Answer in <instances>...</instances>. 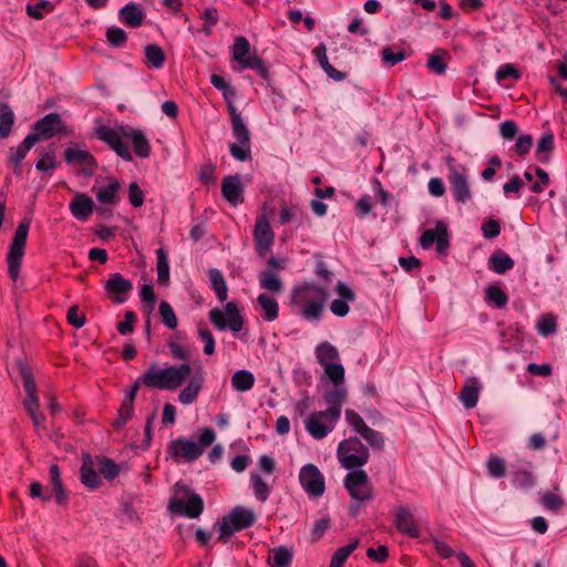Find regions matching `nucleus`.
<instances>
[{
  "label": "nucleus",
  "mask_w": 567,
  "mask_h": 567,
  "mask_svg": "<svg viewBox=\"0 0 567 567\" xmlns=\"http://www.w3.org/2000/svg\"><path fill=\"white\" fill-rule=\"evenodd\" d=\"M324 373L333 385H342L344 381V368L340 363H331L323 367Z\"/></svg>",
  "instance_id": "bf43d9fd"
},
{
  "label": "nucleus",
  "mask_w": 567,
  "mask_h": 567,
  "mask_svg": "<svg viewBox=\"0 0 567 567\" xmlns=\"http://www.w3.org/2000/svg\"><path fill=\"white\" fill-rule=\"evenodd\" d=\"M31 135H37L40 140H50L54 136L66 134L68 127L58 113H49L37 121L32 126Z\"/></svg>",
  "instance_id": "9b49d317"
},
{
  "label": "nucleus",
  "mask_w": 567,
  "mask_h": 567,
  "mask_svg": "<svg viewBox=\"0 0 567 567\" xmlns=\"http://www.w3.org/2000/svg\"><path fill=\"white\" fill-rule=\"evenodd\" d=\"M446 179L450 190L456 203L467 204L473 198L467 171L464 166L455 164L452 158L447 161Z\"/></svg>",
  "instance_id": "6e6552de"
},
{
  "label": "nucleus",
  "mask_w": 567,
  "mask_h": 567,
  "mask_svg": "<svg viewBox=\"0 0 567 567\" xmlns=\"http://www.w3.org/2000/svg\"><path fill=\"white\" fill-rule=\"evenodd\" d=\"M120 20L131 28L142 25V10L134 3H128L120 10Z\"/></svg>",
  "instance_id": "58836bf2"
},
{
  "label": "nucleus",
  "mask_w": 567,
  "mask_h": 567,
  "mask_svg": "<svg viewBox=\"0 0 567 567\" xmlns=\"http://www.w3.org/2000/svg\"><path fill=\"white\" fill-rule=\"evenodd\" d=\"M313 54L316 55L320 66L326 72V74L333 79L334 81H343L347 78V74L342 71L334 69L328 60L327 56V48L323 43H320L313 49Z\"/></svg>",
  "instance_id": "c756f323"
},
{
  "label": "nucleus",
  "mask_w": 567,
  "mask_h": 567,
  "mask_svg": "<svg viewBox=\"0 0 567 567\" xmlns=\"http://www.w3.org/2000/svg\"><path fill=\"white\" fill-rule=\"evenodd\" d=\"M250 43L245 37H238L233 45V59L243 64L250 54Z\"/></svg>",
  "instance_id": "603ef678"
},
{
  "label": "nucleus",
  "mask_w": 567,
  "mask_h": 567,
  "mask_svg": "<svg viewBox=\"0 0 567 567\" xmlns=\"http://www.w3.org/2000/svg\"><path fill=\"white\" fill-rule=\"evenodd\" d=\"M337 453L341 465L353 471L365 465L370 456L368 447L357 436L341 441Z\"/></svg>",
  "instance_id": "423d86ee"
},
{
  "label": "nucleus",
  "mask_w": 567,
  "mask_h": 567,
  "mask_svg": "<svg viewBox=\"0 0 567 567\" xmlns=\"http://www.w3.org/2000/svg\"><path fill=\"white\" fill-rule=\"evenodd\" d=\"M487 471L488 475L493 478H501L505 476L506 474V465L505 461L497 456V455H491L487 461Z\"/></svg>",
  "instance_id": "6e6d98bb"
},
{
  "label": "nucleus",
  "mask_w": 567,
  "mask_h": 567,
  "mask_svg": "<svg viewBox=\"0 0 567 567\" xmlns=\"http://www.w3.org/2000/svg\"><path fill=\"white\" fill-rule=\"evenodd\" d=\"M121 185L117 181H113L106 186L99 188L96 192V199L101 204L114 205L118 202L117 192Z\"/></svg>",
  "instance_id": "37998d69"
},
{
  "label": "nucleus",
  "mask_w": 567,
  "mask_h": 567,
  "mask_svg": "<svg viewBox=\"0 0 567 567\" xmlns=\"http://www.w3.org/2000/svg\"><path fill=\"white\" fill-rule=\"evenodd\" d=\"M157 255V281L166 286L169 281V265L167 255L162 248L156 250Z\"/></svg>",
  "instance_id": "09e8293b"
},
{
  "label": "nucleus",
  "mask_w": 567,
  "mask_h": 567,
  "mask_svg": "<svg viewBox=\"0 0 567 567\" xmlns=\"http://www.w3.org/2000/svg\"><path fill=\"white\" fill-rule=\"evenodd\" d=\"M58 167L55 153L53 151L43 152L41 157L35 163V168L39 172L52 173Z\"/></svg>",
  "instance_id": "4d7b16f0"
},
{
  "label": "nucleus",
  "mask_w": 567,
  "mask_h": 567,
  "mask_svg": "<svg viewBox=\"0 0 567 567\" xmlns=\"http://www.w3.org/2000/svg\"><path fill=\"white\" fill-rule=\"evenodd\" d=\"M395 528L411 538H419L421 533L412 512L405 506H399L394 512Z\"/></svg>",
  "instance_id": "412c9836"
},
{
  "label": "nucleus",
  "mask_w": 567,
  "mask_h": 567,
  "mask_svg": "<svg viewBox=\"0 0 567 567\" xmlns=\"http://www.w3.org/2000/svg\"><path fill=\"white\" fill-rule=\"evenodd\" d=\"M142 386V377H138L126 392L117 411V417L112 422V427L117 431L126 425L134 414V400Z\"/></svg>",
  "instance_id": "dca6fc26"
},
{
  "label": "nucleus",
  "mask_w": 567,
  "mask_h": 567,
  "mask_svg": "<svg viewBox=\"0 0 567 567\" xmlns=\"http://www.w3.org/2000/svg\"><path fill=\"white\" fill-rule=\"evenodd\" d=\"M252 236L257 255L265 258L274 245L275 233L264 215L257 218Z\"/></svg>",
  "instance_id": "2eb2a0df"
},
{
  "label": "nucleus",
  "mask_w": 567,
  "mask_h": 567,
  "mask_svg": "<svg viewBox=\"0 0 567 567\" xmlns=\"http://www.w3.org/2000/svg\"><path fill=\"white\" fill-rule=\"evenodd\" d=\"M213 324L220 331L229 329L231 332H239L244 327V319L234 301L225 306V310L214 308L208 313Z\"/></svg>",
  "instance_id": "1a4fd4ad"
},
{
  "label": "nucleus",
  "mask_w": 567,
  "mask_h": 567,
  "mask_svg": "<svg viewBox=\"0 0 567 567\" xmlns=\"http://www.w3.org/2000/svg\"><path fill=\"white\" fill-rule=\"evenodd\" d=\"M241 66L244 69L254 70L259 76L267 80L269 78L268 69L262 61L261 58H259L256 54H250L245 61L243 62Z\"/></svg>",
  "instance_id": "8fccbe9b"
},
{
  "label": "nucleus",
  "mask_w": 567,
  "mask_h": 567,
  "mask_svg": "<svg viewBox=\"0 0 567 567\" xmlns=\"http://www.w3.org/2000/svg\"><path fill=\"white\" fill-rule=\"evenodd\" d=\"M513 484L518 488L529 489L535 486L536 481L529 471L520 470L514 473Z\"/></svg>",
  "instance_id": "13d9d810"
},
{
  "label": "nucleus",
  "mask_w": 567,
  "mask_h": 567,
  "mask_svg": "<svg viewBox=\"0 0 567 567\" xmlns=\"http://www.w3.org/2000/svg\"><path fill=\"white\" fill-rule=\"evenodd\" d=\"M316 359L321 367L333 363L339 359V352L334 346L328 341L321 342L316 347Z\"/></svg>",
  "instance_id": "c9c22d12"
},
{
  "label": "nucleus",
  "mask_w": 567,
  "mask_h": 567,
  "mask_svg": "<svg viewBox=\"0 0 567 567\" xmlns=\"http://www.w3.org/2000/svg\"><path fill=\"white\" fill-rule=\"evenodd\" d=\"M50 482L55 496V502L59 505H66L69 497L61 480L60 467L58 464H52L49 468Z\"/></svg>",
  "instance_id": "7c9ffc66"
},
{
  "label": "nucleus",
  "mask_w": 567,
  "mask_h": 567,
  "mask_svg": "<svg viewBox=\"0 0 567 567\" xmlns=\"http://www.w3.org/2000/svg\"><path fill=\"white\" fill-rule=\"evenodd\" d=\"M420 245L424 249H429L434 243H436V251L440 255H445L450 246L449 230L444 221L439 220L434 228H426L420 239Z\"/></svg>",
  "instance_id": "ddd939ff"
},
{
  "label": "nucleus",
  "mask_w": 567,
  "mask_h": 567,
  "mask_svg": "<svg viewBox=\"0 0 567 567\" xmlns=\"http://www.w3.org/2000/svg\"><path fill=\"white\" fill-rule=\"evenodd\" d=\"M104 289L113 303H123L127 300V295L132 291L133 285L121 274L114 272L110 275Z\"/></svg>",
  "instance_id": "f3484780"
},
{
  "label": "nucleus",
  "mask_w": 567,
  "mask_h": 567,
  "mask_svg": "<svg viewBox=\"0 0 567 567\" xmlns=\"http://www.w3.org/2000/svg\"><path fill=\"white\" fill-rule=\"evenodd\" d=\"M30 225L31 220L28 218H23L19 223L9 247L7 255L8 276L12 281L19 278Z\"/></svg>",
  "instance_id": "20e7f679"
},
{
  "label": "nucleus",
  "mask_w": 567,
  "mask_h": 567,
  "mask_svg": "<svg viewBox=\"0 0 567 567\" xmlns=\"http://www.w3.org/2000/svg\"><path fill=\"white\" fill-rule=\"evenodd\" d=\"M347 400V390L343 385H333L332 389L324 393V401L329 408L321 411V414H329L332 416V423H337L341 416V405Z\"/></svg>",
  "instance_id": "aec40b11"
},
{
  "label": "nucleus",
  "mask_w": 567,
  "mask_h": 567,
  "mask_svg": "<svg viewBox=\"0 0 567 567\" xmlns=\"http://www.w3.org/2000/svg\"><path fill=\"white\" fill-rule=\"evenodd\" d=\"M329 298L327 288L313 284H305L292 291L291 303L305 320L318 323Z\"/></svg>",
  "instance_id": "f257e3e1"
},
{
  "label": "nucleus",
  "mask_w": 567,
  "mask_h": 567,
  "mask_svg": "<svg viewBox=\"0 0 567 567\" xmlns=\"http://www.w3.org/2000/svg\"><path fill=\"white\" fill-rule=\"evenodd\" d=\"M64 158L68 164L78 163L84 165L83 174L85 176L93 175L97 165L94 156L85 150L68 147L64 151Z\"/></svg>",
  "instance_id": "5701e85b"
},
{
  "label": "nucleus",
  "mask_w": 567,
  "mask_h": 567,
  "mask_svg": "<svg viewBox=\"0 0 567 567\" xmlns=\"http://www.w3.org/2000/svg\"><path fill=\"white\" fill-rule=\"evenodd\" d=\"M250 478L256 498L266 502L270 494L269 485L258 474L251 473Z\"/></svg>",
  "instance_id": "5fc2aeb1"
},
{
  "label": "nucleus",
  "mask_w": 567,
  "mask_h": 567,
  "mask_svg": "<svg viewBox=\"0 0 567 567\" xmlns=\"http://www.w3.org/2000/svg\"><path fill=\"white\" fill-rule=\"evenodd\" d=\"M137 320V316L135 312L133 311H126L124 313V319L120 322H117L116 324V329L117 331L122 334V336H125L127 333H131L134 331V323L136 322Z\"/></svg>",
  "instance_id": "e2e57ef3"
},
{
  "label": "nucleus",
  "mask_w": 567,
  "mask_h": 567,
  "mask_svg": "<svg viewBox=\"0 0 567 567\" xmlns=\"http://www.w3.org/2000/svg\"><path fill=\"white\" fill-rule=\"evenodd\" d=\"M485 300L486 302L495 306L496 308L502 309L503 307L506 306L508 297L501 287L489 286L486 289Z\"/></svg>",
  "instance_id": "de8ad7c7"
},
{
  "label": "nucleus",
  "mask_w": 567,
  "mask_h": 567,
  "mask_svg": "<svg viewBox=\"0 0 567 567\" xmlns=\"http://www.w3.org/2000/svg\"><path fill=\"white\" fill-rule=\"evenodd\" d=\"M487 266L489 270L498 275H504L514 268L515 262L507 252L502 249H497L489 256Z\"/></svg>",
  "instance_id": "cd10ccee"
},
{
  "label": "nucleus",
  "mask_w": 567,
  "mask_h": 567,
  "mask_svg": "<svg viewBox=\"0 0 567 567\" xmlns=\"http://www.w3.org/2000/svg\"><path fill=\"white\" fill-rule=\"evenodd\" d=\"M228 112L230 117L231 133L235 138V142L229 145V152L235 159L239 162H246L251 156L250 131L247 127L241 114L231 102H228Z\"/></svg>",
  "instance_id": "f03ea898"
},
{
  "label": "nucleus",
  "mask_w": 567,
  "mask_h": 567,
  "mask_svg": "<svg viewBox=\"0 0 567 567\" xmlns=\"http://www.w3.org/2000/svg\"><path fill=\"white\" fill-rule=\"evenodd\" d=\"M334 425L332 416L321 414V411L310 414L306 421L307 432L316 440L324 439L334 429Z\"/></svg>",
  "instance_id": "6ab92c4d"
},
{
  "label": "nucleus",
  "mask_w": 567,
  "mask_h": 567,
  "mask_svg": "<svg viewBox=\"0 0 567 567\" xmlns=\"http://www.w3.org/2000/svg\"><path fill=\"white\" fill-rule=\"evenodd\" d=\"M190 373L192 369L187 363L161 370L151 369L144 373V385L161 390H175L185 382Z\"/></svg>",
  "instance_id": "7ed1b4c3"
},
{
  "label": "nucleus",
  "mask_w": 567,
  "mask_h": 567,
  "mask_svg": "<svg viewBox=\"0 0 567 567\" xmlns=\"http://www.w3.org/2000/svg\"><path fill=\"white\" fill-rule=\"evenodd\" d=\"M200 18L205 21L203 31L206 34L210 33V28L218 22V12L214 7L206 8L203 13L200 14Z\"/></svg>",
  "instance_id": "338daca9"
},
{
  "label": "nucleus",
  "mask_w": 567,
  "mask_h": 567,
  "mask_svg": "<svg viewBox=\"0 0 567 567\" xmlns=\"http://www.w3.org/2000/svg\"><path fill=\"white\" fill-rule=\"evenodd\" d=\"M359 544V539H354L348 545L338 548L331 558L329 567H342L348 557L358 548Z\"/></svg>",
  "instance_id": "49530a36"
},
{
  "label": "nucleus",
  "mask_w": 567,
  "mask_h": 567,
  "mask_svg": "<svg viewBox=\"0 0 567 567\" xmlns=\"http://www.w3.org/2000/svg\"><path fill=\"white\" fill-rule=\"evenodd\" d=\"M519 78V71L513 64L509 63L501 65L496 71L497 82H503L504 80L507 79L518 80Z\"/></svg>",
  "instance_id": "0e129e2a"
},
{
  "label": "nucleus",
  "mask_w": 567,
  "mask_h": 567,
  "mask_svg": "<svg viewBox=\"0 0 567 567\" xmlns=\"http://www.w3.org/2000/svg\"><path fill=\"white\" fill-rule=\"evenodd\" d=\"M16 122V115L11 106L0 101V138L6 140L10 136Z\"/></svg>",
  "instance_id": "72a5a7b5"
},
{
  "label": "nucleus",
  "mask_w": 567,
  "mask_h": 567,
  "mask_svg": "<svg viewBox=\"0 0 567 567\" xmlns=\"http://www.w3.org/2000/svg\"><path fill=\"white\" fill-rule=\"evenodd\" d=\"M204 511V501L200 495L192 496L188 502L178 511L176 515H181L190 519L198 518Z\"/></svg>",
  "instance_id": "79ce46f5"
},
{
  "label": "nucleus",
  "mask_w": 567,
  "mask_h": 567,
  "mask_svg": "<svg viewBox=\"0 0 567 567\" xmlns=\"http://www.w3.org/2000/svg\"><path fill=\"white\" fill-rule=\"evenodd\" d=\"M168 455L176 462L192 463L197 460L203 453L197 443L186 436H179L173 440L167 447Z\"/></svg>",
  "instance_id": "f8f14e48"
},
{
  "label": "nucleus",
  "mask_w": 567,
  "mask_h": 567,
  "mask_svg": "<svg viewBox=\"0 0 567 567\" xmlns=\"http://www.w3.org/2000/svg\"><path fill=\"white\" fill-rule=\"evenodd\" d=\"M533 146V137L529 134L519 135L515 143V152L519 156H525L529 153Z\"/></svg>",
  "instance_id": "774afa93"
},
{
  "label": "nucleus",
  "mask_w": 567,
  "mask_h": 567,
  "mask_svg": "<svg viewBox=\"0 0 567 567\" xmlns=\"http://www.w3.org/2000/svg\"><path fill=\"white\" fill-rule=\"evenodd\" d=\"M231 386L239 392H246L252 389L255 384V377L248 370H238L231 377Z\"/></svg>",
  "instance_id": "4c0bfd02"
},
{
  "label": "nucleus",
  "mask_w": 567,
  "mask_h": 567,
  "mask_svg": "<svg viewBox=\"0 0 567 567\" xmlns=\"http://www.w3.org/2000/svg\"><path fill=\"white\" fill-rule=\"evenodd\" d=\"M159 316L162 322L168 328V329H175L178 324L177 317L175 315V311L173 307L165 300H162L159 303Z\"/></svg>",
  "instance_id": "3c124183"
},
{
  "label": "nucleus",
  "mask_w": 567,
  "mask_h": 567,
  "mask_svg": "<svg viewBox=\"0 0 567 567\" xmlns=\"http://www.w3.org/2000/svg\"><path fill=\"white\" fill-rule=\"evenodd\" d=\"M256 522L255 513L243 506H235L218 524L219 537L223 543L236 533L252 526Z\"/></svg>",
  "instance_id": "39448f33"
},
{
  "label": "nucleus",
  "mask_w": 567,
  "mask_h": 567,
  "mask_svg": "<svg viewBox=\"0 0 567 567\" xmlns=\"http://www.w3.org/2000/svg\"><path fill=\"white\" fill-rule=\"evenodd\" d=\"M106 39L112 47H122L127 39L126 32L117 27H111L106 31Z\"/></svg>",
  "instance_id": "680f3d73"
},
{
  "label": "nucleus",
  "mask_w": 567,
  "mask_h": 567,
  "mask_svg": "<svg viewBox=\"0 0 567 567\" xmlns=\"http://www.w3.org/2000/svg\"><path fill=\"white\" fill-rule=\"evenodd\" d=\"M359 435L364 441H367V443L371 447H375L379 450H382L384 447V437H383L382 433L371 429L368 425L359 433Z\"/></svg>",
  "instance_id": "864d4df0"
},
{
  "label": "nucleus",
  "mask_w": 567,
  "mask_h": 567,
  "mask_svg": "<svg viewBox=\"0 0 567 567\" xmlns=\"http://www.w3.org/2000/svg\"><path fill=\"white\" fill-rule=\"evenodd\" d=\"M19 374L22 379L23 388L27 392L24 408L30 415L35 427H43L45 416L39 412V398L37 394V384L31 369L23 362L18 363Z\"/></svg>",
  "instance_id": "0eeeda50"
},
{
  "label": "nucleus",
  "mask_w": 567,
  "mask_h": 567,
  "mask_svg": "<svg viewBox=\"0 0 567 567\" xmlns=\"http://www.w3.org/2000/svg\"><path fill=\"white\" fill-rule=\"evenodd\" d=\"M554 150V134L553 133H546L544 134L536 147L535 157L538 162L543 164H547L549 161V155Z\"/></svg>",
  "instance_id": "a19ab883"
},
{
  "label": "nucleus",
  "mask_w": 567,
  "mask_h": 567,
  "mask_svg": "<svg viewBox=\"0 0 567 567\" xmlns=\"http://www.w3.org/2000/svg\"><path fill=\"white\" fill-rule=\"evenodd\" d=\"M257 305L262 311V318L266 321H274L279 315V305L277 300L267 293H260L257 297Z\"/></svg>",
  "instance_id": "f704fd0d"
},
{
  "label": "nucleus",
  "mask_w": 567,
  "mask_h": 567,
  "mask_svg": "<svg viewBox=\"0 0 567 567\" xmlns=\"http://www.w3.org/2000/svg\"><path fill=\"white\" fill-rule=\"evenodd\" d=\"M35 143H38L37 135H31L29 133L16 148H10L8 162L21 164L28 152L35 145Z\"/></svg>",
  "instance_id": "473e14b6"
},
{
  "label": "nucleus",
  "mask_w": 567,
  "mask_h": 567,
  "mask_svg": "<svg viewBox=\"0 0 567 567\" xmlns=\"http://www.w3.org/2000/svg\"><path fill=\"white\" fill-rule=\"evenodd\" d=\"M166 62V53L156 43H148L144 45V63L150 68L159 70Z\"/></svg>",
  "instance_id": "2f4dec72"
},
{
  "label": "nucleus",
  "mask_w": 567,
  "mask_h": 567,
  "mask_svg": "<svg viewBox=\"0 0 567 567\" xmlns=\"http://www.w3.org/2000/svg\"><path fill=\"white\" fill-rule=\"evenodd\" d=\"M244 185L239 175H227L221 181V195L231 205L237 206L244 202Z\"/></svg>",
  "instance_id": "4be33fe9"
},
{
  "label": "nucleus",
  "mask_w": 567,
  "mask_h": 567,
  "mask_svg": "<svg viewBox=\"0 0 567 567\" xmlns=\"http://www.w3.org/2000/svg\"><path fill=\"white\" fill-rule=\"evenodd\" d=\"M382 61L395 65L406 59V54L403 50L394 51L391 47L383 48L381 51Z\"/></svg>",
  "instance_id": "052dcab7"
},
{
  "label": "nucleus",
  "mask_w": 567,
  "mask_h": 567,
  "mask_svg": "<svg viewBox=\"0 0 567 567\" xmlns=\"http://www.w3.org/2000/svg\"><path fill=\"white\" fill-rule=\"evenodd\" d=\"M80 476L82 484L91 489L97 488L102 484L99 471L95 470L94 463L89 454L83 456V463L80 468Z\"/></svg>",
  "instance_id": "b1692460"
},
{
  "label": "nucleus",
  "mask_w": 567,
  "mask_h": 567,
  "mask_svg": "<svg viewBox=\"0 0 567 567\" xmlns=\"http://www.w3.org/2000/svg\"><path fill=\"white\" fill-rule=\"evenodd\" d=\"M343 485L350 496L359 503L368 502L372 498V487L369 483L368 474L363 470L349 472L343 480Z\"/></svg>",
  "instance_id": "9d476101"
},
{
  "label": "nucleus",
  "mask_w": 567,
  "mask_h": 567,
  "mask_svg": "<svg viewBox=\"0 0 567 567\" xmlns=\"http://www.w3.org/2000/svg\"><path fill=\"white\" fill-rule=\"evenodd\" d=\"M292 561V554L282 546L269 550L268 564L270 567H289Z\"/></svg>",
  "instance_id": "ea45409f"
},
{
  "label": "nucleus",
  "mask_w": 567,
  "mask_h": 567,
  "mask_svg": "<svg viewBox=\"0 0 567 567\" xmlns=\"http://www.w3.org/2000/svg\"><path fill=\"white\" fill-rule=\"evenodd\" d=\"M482 233L484 238L493 239L501 234V224L494 218H487L482 224Z\"/></svg>",
  "instance_id": "69168bd1"
},
{
  "label": "nucleus",
  "mask_w": 567,
  "mask_h": 567,
  "mask_svg": "<svg viewBox=\"0 0 567 567\" xmlns=\"http://www.w3.org/2000/svg\"><path fill=\"white\" fill-rule=\"evenodd\" d=\"M481 384L478 379L470 378L465 381L458 399L466 409L476 406L480 398Z\"/></svg>",
  "instance_id": "393cba45"
},
{
  "label": "nucleus",
  "mask_w": 567,
  "mask_h": 567,
  "mask_svg": "<svg viewBox=\"0 0 567 567\" xmlns=\"http://www.w3.org/2000/svg\"><path fill=\"white\" fill-rule=\"evenodd\" d=\"M299 482L302 488L313 497H319L324 493V476L313 464H307L299 472Z\"/></svg>",
  "instance_id": "4468645a"
},
{
  "label": "nucleus",
  "mask_w": 567,
  "mask_h": 567,
  "mask_svg": "<svg viewBox=\"0 0 567 567\" xmlns=\"http://www.w3.org/2000/svg\"><path fill=\"white\" fill-rule=\"evenodd\" d=\"M96 467L100 474L104 476V478L112 481L120 474L118 465L111 458L106 456H97L96 457Z\"/></svg>",
  "instance_id": "a18cd8bd"
},
{
  "label": "nucleus",
  "mask_w": 567,
  "mask_h": 567,
  "mask_svg": "<svg viewBox=\"0 0 567 567\" xmlns=\"http://www.w3.org/2000/svg\"><path fill=\"white\" fill-rule=\"evenodd\" d=\"M93 209L94 202L85 194H78L70 203V210L79 220H86Z\"/></svg>",
  "instance_id": "a878e982"
},
{
  "label": "nucleus",
  "mask_w": 567,
  "mask_h": 567,
  "mask_svg": "<svg viewBox=\"0 0 567 567\" xmlns=\"http://www.w3.org/2000/svg\"><path fill=\"white\" fill-rule=\"evenodd\" d=\"M198 495L193 492L186 484L177 482L174 485V494L169 501L168 508L173 514H177L178 511L184 506V503L188 502L192 496Z\"/></svg>",
  "instance_id": "c85d7f7f"
},
{
  "label": "nucleus",
  "mask_w": 567,
  "mask_h": 567,
  "mask_svg": "<svg viewBox=\"0 0 567 567\" xmlns=\"http://www.w3.org/2000/svg\"><path fill=\"white\" fill-rule=\"evenodd\" d=\"M96 137L105 142L118 156L131 159L130 145L123 141L117 131L109 126H100L95 131Z\"/></svg>",
  "instance_id": "a211bd4d"
},
{
  "label": "nucleus",
  "mask_w": 567,
  "mask_h": 567,
  "mask_svg": "<svg viewBox=\"0 0 567 567\" xmlns=\"http://www.w3.org/2000/svg\"><path fill=\"white\" fill-rule=\"evenodd\" d=\"M208 277L216 297L219 299V301H225L227 299L228 290L223 274L218 269H210Z\"/></svg>",
  "instance_id": "c03bdc74"
},
{
  "label": "nucleus",
  "mask_w": 567,
  "mask_h": 567,
  "mask_svg": "<svg viewBox=\"0 0 567 567\" xmlns=\"http://www.w3.org/2000/svg\"><path fill=\"white\" fill-rule=\"evenodd\" d=\"M203 383V372L199 370L190 378L188 384L179 392L178 401L184 405L192 404L197 399Z\"/></svg>",
  "instance_id": "bb28decb"
},
{
  "label": "nucleus",
  "mask_w": 567,
  "mask_h": 567,
  "mask_svg": "<svg viewBox=\"0 0 567 567\" xmlns=\"http://www.w3.org/2000/svg\"><path fill=\"white\" fill-rule=\"evenodd\" d=\"M259 285L264 290L272 293H279L282 290L280 277L271 269H265L259 274Z\"/></svg>",
  "instance_id": "e433bc0d"
}]
</instances>
